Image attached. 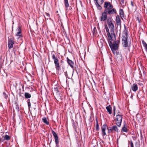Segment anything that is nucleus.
Here are the masks:
<instances>
[{"instance_id": "obj_26", "label": "nucleus", "mask_w": 147, "mask_h": 147, "mask_svg": "<svg viewBox=\"0 0 147 147\" xmlns=\"http://www.w3.org/2000/svg\"><path fill=\"white\" fill-rule=\"evenodd\" d=\"M45 17L46 19L47 20L49 19H50V15L49 14L47 13H45Z\"/></svg>"}, {"instance_id": "obj_2", "label": "nucleus", "mask_w": 147, "mask_h": 147, "mask_svg": "<svg viewBox=\"0 0 147 147\" xmlns=\"http://www.w3.org/2000/svg\"><path fill=\"white\" fill-rule=\"evenodd\" d=\"M114 41L115 40L110 39L109 38L108 40V42L109 46L113 52L118 49V45L119 43V41L118 40L115 41Z\"/></svg>"}, {"instance_id": "obj_34", "label": "nucleus", "mask_w": 147, "mask_h": 147, "mask_svg": "<svg viewBox=\"0 0 147 147\" xmlns=\"http://www.w3.org/2000/svg\"><path fill=\"white\" fill-rule=\"evenodd\" d=\"M131 147H134L133 144L132 142H131Z\"/></svg>"}, {"instance_id": "obj_30", "label": "nucleus", "mask_w": 147, "mask_h": 147, "mask_svg": "<svg viewBox=\"0 0 147 147\" xmlns=\"http://www.w3.org/2000/svg\"><path fill=\"white\" fill-rule=\"evenodd\" d=\"M143 44L144 46L145 47V48L147 47V45L146 43H145L144 42H143Z\"/></svg>"}, {"instance_id": "obj_4", "label": "nucleus", "mask_w": 147, "mask_h": 147, "mask_svg": "<svg viewBox=\"0 0 147 147\" xmlns=\"http://www.w3.org/2000/svg\"><path fill=\"white\" fill-rule=\"evenodd\" d=\"M122 119V115L119 113L117 114L116 115L115 120L116 121V124L119 127H120Z\"/></svg>"}, {"instance_id": "obj_19", "label": "nucleus", "mask_w": 147, "mask_h": 147, "mask_svg": "<svg viewBox=\"0 0 147 147\" xmlns=\"http://www.w3.org/2000/svg\"><path fill=\"white\" fill-rule=\"evenodd\" d=\"M67 62L69 64L70 66L73 67H74V62L71 60L69 59L68 58H67Z\"/></svg>"}, {"instance_id": "obj_18", "label": "nucleus", "mask_w": 147, "mask_h": 147, "mask_svg": "<svg viewBox=\"0 0 147 147\" xmlns=\"http://www.w3.org/2000/svg\"><path fill=\"white\" fill-rule=\"evenodd\" d=\"M96 1L95 2V4L97 8L99 10H101L102 9V7L100 6V4L99 3L98 0H95Z\"/></svg>"}, {"instance_id": "obj_13", "label": "nucleus", "mask_w": 147, "mask_h": 147, "mask_svg": "<svg viewBox=\"0 0 147 147\" xmlns=\"http://www.w3.org/2000/svg\"><path fill=\"white\" fill-rule=\"evenodd\" d=\"M52 133L54 137L55 140V142L56 143V146H57L59 143V139L56 133L53 130L52 131Z\"/></svg>"}, {"instance_id": "obj_22", "label": "nucleus", "mask_w": 147, "mask_h": 147, "mask_svg": "<svg viewBox=\"0 0 147 147\" xmlns=\"http://www.w3.org/2000/svg\"><path fill=\"white\" fill-rule=\"evenodd\" d=\"M42 120L43 122L46 124L47 125H49V122L48 121V120L47 119V118L45 117H44L42 118Z\"/></svg>"}, {"instance_id": "obj_39", "label": "nucleus", "mask_w": 147, "mask_h": 147, "mask_svg": "<svg viewBox=\"0 0 147 147\" xmlns=\"http://www.w3.org/2000/svg\"><path fill=\"white\" fill-rule=\"evenodd\" d=\"M115 51H116V50H115V51H114V52H113V53H115Z\"/></svg>"}, {"instance_id": "obj_35", "label": "nucleus", "mask_w": 147, "mask_h": 147, "mask_svg": "<svg viewBox=\"0 0 147 147\" xmlns=\"http://www.w3.org/2000/svg\"><path fill=\"white\" fill-rule=\"evenodd\" d=\"M131 5H132V6H133L134 5H133V2H131Z\"/></svg>"}, {"instance_id": "obj_21", "label": "nucleus", "mask_w": 147, "mask_h": 147, "mask_svg": "<svg viewBox=\"0 0 147 147\" xmlns=\"http://www.w3.org/2000/svg\"><path fill=\"white\" fill-rule=\"evenodd\" d=\"M121 132H126L127 131V129L126 127H125V125H124V126L122 127V129H121Z\"/></svg>"}, {"instance_id": "obj_28", "label": "nucleus", "mask_w": 147, "mask_h": 147, "mask_svg": "<svg viewBox=\"0 0 147 147\" xmlns=\"http://www.w3.org/2000/svg\"><path fill=\"white\" fill-rule=\"evenodd\" d=\"M105 0H98L99 3L100 4H102Z\"/></svg>"}, {"instance_id": "obj_10", "label": "nucleus", "mask_w": 147, "mask_h": 147, "mask_svg": "<svg viewBox=\"0 0 147 147\" xmlns=\"http://www.w3.org/2000/svg\"><path fill=\"white\" fill-rule=\"evenodd\" d=\"M107 12L105 11V10L104 12L102 13V15L101 17L100 20L101 21H105L107 20Z\"/></svg>"}, {"instance_id": "obj_29", "label": "nucleus", "mask_w": 147, "mask_h": 147, "mask_svg": "<svg viewBox=\"0 0 147 147\" xmlns=\"http://www.w3.org/2000/svg\"><path fill=\"white\" fill-rule=\"evenodd\" d=\"M54 91L56 92V93H58L59 92V90H58V89H57V88L56 87V88H54Z\"/></svg>"}, {"instance_id": "obj_20", "label": "nucleus", "mask_w": 147, "mask_h": 147, "mask_svg": "<svg viewBox=\"0 0 147 147\" xmlns=\"http://www.w3.org/2000/svg\"><path fill=\"white\" fill-rule=\"evenodd\" d=\"M119 14L122 19H123L124 17V12L122 9H120L119 10Z\"/></svg>"}, {"instance_id": "obj_3", "label": "nucleus", "mask_w": 147, "mask_h": 147, "mask_svg": "<svg viewBox=\"0 0 147 147\" xmlns=\"http://www.w3.org/2000/svg\"><path fill=\"white\" fill-rule=\"evenodd\" d=\"M127 30L125 29L123 32V34L122 38V44L123 47H127L128 46V44L127 41Z\"/></svg>"}, {"instance_id": "obj_32", "label": "nucleus", "mask_w": 147, "mask_h": 147, "mask_svg": "<svg viewBox=\"0 0 147 147\" xmlns=\"http://www.w3.org/2000/svg\"><path fill=\"white\" fill-rule=\"evenodd\" d=\"M120 3L121 5L123 4L124 3V0H121L120 1Z\"/></svg>"}, {"instance_id": "obj_38", "label": "nucleus", "mask_w": 147, "mask_h": 147, "mask_svg": "<svg viewBox=\"0 0 147 147\" xmlns=\"http://www.w3.org/2000/svg\"><path fill=\"white\" fill-rule=\"evenodd\" d=\"M115 108H114V109H113L114 112L115 111Z\"/></svg>"}, {"instance_id": "obj_17", "label": "nucleus", "mask_w": 147, "mask_h": 147, "mask_svg": "<svg viewBox=\"0 0 147 147\" xmlns=\"http://www.w3.org/2000/svg\"><path fill=\"white\" fill-rule=\"evenodd\" d=\"M131 89L134 91H136L138 89V86L135 83L131 87Z\"/></svg>"}, {"instance_id": "obj_36", "label": "nucleus", "mask_w": 147, "mask_h": 147, "mask_svg": "<svg viewBox=\"0 0 147 147\" xmlns=\"http://www.w3.org/2000/svg\"><path fill=\"white\" fill-rule=\"evenodd\" d=\"M145 48V49H146V51L147 52V47Z\"/></svg>"}, {"instance_id": "obj_1", "label": "nucleus", "mask_w": 147, "mask_h": 147, "mask_svg": "<svg viewBox=\"0 0 147 147\" xmlns=\"http://www.w3.org/2000/svg\"><path fill=\"white\" fill-rule=\"evenodd\" d=\"M107 24L109 28L111 29L110 33L108 32L107 34L108 37L110 39L115 40L116 39L115 36L114 32V26L111 18L108 19Z\"/></svg>"}, {"instance_id": "obj_33", "label": "nucleus", "mask_w": 147, "mask_h": 147, "mask_svg": "<svg viewBox=\"0 0 147 147\" xmlns=\"http://www.w3.org/2000/svg\"><path fill=\"white\" fill-rule=\"evenodd\" d=\"M28 106L29 107H30L31 105L30 103L29 102H28Z\"/></svg>"}, {"instance_id": "obj_11", "label": "nucleus", "mask_w": 147, "mask_h": 147, "mask_svg": "<svg viewBox=\"0 0 147 147\" xmlns=\"http://www.w3.org/2000/svg\"><path fill=\"white\" fill-rule=\"evenodd\" d=\"M14 44L13 38H11L9 39L8 42V47L9 49H11L13 47Z\"/></svg>"}, {"instance_id": "obj_15", "label": "nucleus", "mask_w": 147, "mask_h": 147, "mask_svg": "<svg viewBox=\"0 0 147 147\" xmlns=\"http://www.w3.org/2000/svg\"><path fill=\"white\" fill-rule=\"evenodd\" d=\"M106 108L107 110V112L110 114H111L112 113V108L110 105L106 107Z\"/></svg>"}, {"instance_id": "obj_16", "label": "nucleus", "mask_w": 147, "mask_h": 147, "mask_svg": "<svg viewBox=\"0 0 147 147\" xmlns=\"http://www.w3.org/2000/svg\"><path fill=\"white\" fill-rule=\"evenodd\" d=\"M116 21L117 25H121V20L119 16L118 15L116 16Z\"/></svg>"}, {"instance_id": "obj_6", "label": "nucleus", "mask_w": 147, "mask_h": 147, "mask_svg": "<svg viewBox=\"0 0 147 147\" xmlns=\"http://www.w3.org/2000/svg\"><path fill=\"white\" fill-rule=\"evenodd\" d=\"M104 7L106 9H105L109 10L110 9H112L113 6L110 2L106 1L104 3Z\"/></svg>"}, {"instance_id": "obj_12", "label": "nucleus", "mask_w": 147, "mask_h": 147, "mask_svg": "<svg viewBox=\"0 0 147 147\" xmlns=\"http://www.w3.org/2000/svg\"><path fill=\"white\" fill-rule=\"evenodd\" d=\"M16 36H18L19 38H20L22 36L21 30L20 27H19L16 30Z\"/></svg>"}, {"instance_id": "obj_24", "label": "nucleus", "mask_w": 147, "mask_h": 147, "mask_svg": "<svg viewBox=\"0 0 147 147\" xmlns=\"http://www.w3.org/2000/svg\"><path fill=\"white\" fill-rule=\"evenodd\" d=\"M25 96L26 98H28L31 97V95L27 92H25Z\"/></svg>"}, {"instance_id": "obj_7", "label": "nucleus", "mask_w": 147, "mask_h": 147, "mask_svg": "<svg viewBox=\"0 0 147 147\" xmlns=\"http://www.w3.org/2000/svg\"><path fill=\"white\" fill-rule=\"evenodd\" d=\"M119 129L116 125H114L110 127V129H108V133H109L111 132L113 133L115 132H118Z\"/></svg>"}, {"instance_id": "obj_9", "label": "nucleus", "mask_w": 147, "mask_h": 147, "mask_svg": "<svg viewBox=\"0 0 147 147\" xmlns=\"http://www.w3.org/2000/svg\"><path fill=\"white\" fill-rule=\"evenodd\" d=\"M101 131L102 135L105 136L106 135V133L105 132V130L107 129H109L107 127V125L106 124L103 125L101 127Z\"/></svg>"}, {"instance_id": "obj_25", "label": "nucleus", "mask_w": 147, "mask_h": 147, "mask_svg": "<svg viewBox=\"0 0 147 147\" xmlns=\"http://www.w3.org/2000/svg\"><path fill=\"white\" fill-rule=\"evenodd\" d=\"M10 139V136L7 135H5L4 136V140H9Z\"/></svg>"}, {"instance_id": "obj_5", "label": "nucleus", "mask_w": 147, "mask_h": 147, "mask_svg": "<svg viewBox=\"0 0 147 147\" xmlns=\"http://www.w3.org/2000/svg\"><path fill=\"white\" fill-rule=\"evenodd\" d=\"M52 58L54 60V63L56 70H59L60 68L61 67L59 65V59L54 54L52 55Z\"/></svg>"}, {"instance_id": "obj_14", "label": "nucleus", "mask_w": 147, "mask_h": 147, "mask_svg": "<svg viewBox=\"0 0 147 147\" xmlns=\"http://www.w3.org/2000/svg\"><path fill=\"white\" fill-rule=\"evenodd\" d=\"M104 40L102 39H100V41L98 42V46L100 48H102L103 46Z\"/></svg>"}, {"instance_id": "obj_23", "label": "nucleus", "mask_w": 147, "mask_h": 147, "mask_svg": "<svg viewBox=\"0 0 147 147\" xmlns=\"http://www.w3.org/2000/svg\"><path fill=\"white\" fill-rule=\"evenodd\" d=\"M65 5L66 9L69 7V4L68 2V0H64Z\"/></svg>"}, {"instance_id": "obj_37", "label": "nucleus", "mask_w": 147, "mask_h": 147, "mask_svg": "<svg viewBox=\"0 0 147 147\" xmlns=\"http://www.w3.org/2000/svg\"><path fill=\"white\" fill-rule=\"evenodd\" d=\"M115 111H114V113H113V115H115Z\"/></svg>"}, {"instance_id": "obj_27", "label": "nucleus", "mask_w": 147, "mask_h": 147, "mask_svg": "<svg viewBox=\"0 0 147 147\" xmlns=\"http://www.w3.org/2000/svg\"><path fill=\"white\" fill-rule=\"evenodd\" d=\"M96 128L97 130H98L99 129V126L97 121L96 124Z\"/></svg>"}, {"instance_id": "obj_31", "label": "nucleus", "mask_w": 147, "mask_h": 147, "mask_svg": "<svg viewBox=\"0 0 147 147\" xmlns=\"http://www.w3.org/2000/svg\"><path fill=\"white\" fill-rule=\"evenodd\" d=\"M105 29H106V31L108 32H108H109V29L108 27L107 26H106V27H105Z\"/></svg>"}, {"instance_id": "obj_8", "label": "nucleus", "mask_w": 147, "mask_h": 147, "mask_svg": "<svg viewBox=\"0 0 147 147\" xmlns=\"http://www.w3.org/2000/svg\"><path fill=\"white\" fill-rule=\"evenodd\" d=\"M105 11L107 12V13L109 15H112L114 14H115L117 13V11L116 9L114 8L112 9H110L109 10L105 9Z\"/></svg>"}]
</instances>
